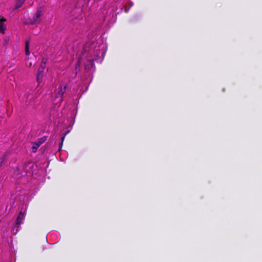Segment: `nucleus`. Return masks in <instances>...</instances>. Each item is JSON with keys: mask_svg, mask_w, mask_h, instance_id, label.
Wrapping results in <instances>:
<instances>
[{"mask_svg": "<svg viewBox=\"0 0 262 262\" xmlns=\"http://www.w3.org/2000/svg\"><path fill=\"white\" fill-rule=\"evenodd\" d=\"M42 15V9L41 8H38L36 12L34 14L33 17L30 20L26 22L28 25H34L39 24L40 22V17Z\"/></svg>", "mask_w": 262, "mask_h": 262, "instance_id": "nucleus-1", "label": "nucleus"}, {"mask_svg": "<svg viewBox=\"0 0 262 262\" xmlns=\"http://www.w3.org/2000/svg\"><path fill=\"white\" fill-rule=\"evenodd\" d=\"M47 139V137L46 136L42 137L38 139L35 142L33 143L32 147V151L35 152L38 148Z\"/></svg>", "mask_w": 262, "mask_h": 262, "instance_id": "nucleus-2", "label": "nucleus"}, {"mask_svg": "<svg viewBox=\"0 0 262 262\" xmlns=\"http://www.w3.org/2000/svg\"><path fill=\"white\" fill-rule=\"evenodd\" d=\"M58 89L59 91L56 94V97L60 98V102H61L63 101V96L66 91V85L63 83H61Z\"/></svg>", "mask_w": 262, "mask_h": 262, "instance_id": "nucleus-3", "label": "nucleus"}, {"mask_svg": "<svg viewBox=\"0 0 262 262\" xmlns=\"http://www.w3.org/2000/svg\"><path fill=\"white\" fill-rule=\"evenodd\" d=\"M6 21V19L3 16H0V32L4 34V31L6 30V26L4 25V23Z\"/></svg>", "mask_w": 262, "mask_h": 262, "instance_id": "nucleus-4", "label": "nucleus"}, {"mask_svg": "<svg viewBox=\"0 0 262 262\" xmlns=\"http://www.w3.org/2000/svg\"><path fill=\"white\" fill-rule=\"evenodd\" d=\"M44 72V69H42V68H39L37 71V75H36V79L37 81L39 83L41 81V79L42 78V74Z\"/></svg>", "mask_w": 262, "mask_h": 262, "instance_id": "nucleus-5", "label": "nucleus"}, {"mask_svg": "<svg viewBox=\"0 0 262 262\" xmlns=\"http://www.w3.org/2000/svg\"><path fill=\"white\" fill-rule=\"evenodd\" d=\"M25 219V215L24 213H23L21 211L19 212L18 214V215L17 217V219L16 220L15 224L16 225H20L23 223V221Z\"/></svg>", "mask_w": 262, "mask_h": 262, "instance_id": "nucleus-6", "label": "nucleus"}, {"mask_svg": "<svg viewBox=\"0 0 262 262\" xmlns=\"http://www.w3.org/2000/svg\"><path fill=\"white\" fill-rule=\"evenodd\" d=\"M70 132V130H68L66 132L64 133L63 134H62V136L60 139V142L59 144V148H58V151H60L62 149V146H63V141H64V138L66 137V136H67V135Z\"/></svg>", "mask_w": 262, "mask_h": 262, "instance_id": "nucleus-7", "label": "nucleus"}, {"mask_svg": "<svg viewBox=\"0 0 262 262\" xmlns=\"http://www.w3.org/2000/svg\"><path fill=\"white\" fill-rule=\"evenodd\" d=\"M94 66V60L90 59L87 61L86 63L85 66V69H90Z\"/></svg>", "mask_w": 262, "mask_h": 262, "instance_id": "nucleus-8", "label": "nucleus"}, {"mask_svg": "<svg viewBox=\"0 0 262 262\" xmlns=\"http://www.w3.org/2000/svg\"><path fill=\"white\" fill-rule=\"evenodd\" d=\"M25 0H16V4L15 9L20 8L25 2Z\"/></svg>", "mask_w": 262, "mask_h": 262, "instance_id": "nucleus-9", "label": "nucleus"}, {"mask_svg": "<svg viewBox=\"0 0 262 262\" xmlns=\"http://www.w3.org/2000/svg\"><path fill=\"white\" fill-rule=\"evenodd\" d=\"M25 53L27 55H28L30 54L29 52V41H27L26 42V45H25Z\"/></svg>", "mask_w": 262, "mask_h": 262, "instance_id": "nucleus-10", "label": "nucleus"}, {"mask_svg": "<svg viewBox=\"0 0 262 262\" xmlns=\"http://www.w3.org/2000/svg\"><path fill=\"white\" fill-rule=\"evenodd\" d=\"M85 51H86V50L84 48H83V50H82V51L81 52V55H80V56L79 58V60H80L81 58H82V57L84 55V54Z\"/></svg>", "mask_w": 262, "mask_h": 262, "instance_id": "nucleus-11", "label": "nucleus"}, {"mask_svg": "<svg viewBox=\"0 0 262 262\" xmlns=\"http://www.w3.org/2000/svg\"><path fill=\"white\" fill-rule=\"evenodd\" d=\"M45 67H46L45 63H41V64H40L39 68H42V69L45 70Z\"/></svg>", "mask_w": 262, "mask_h": 262, "instance_id": "nucleus-12", "label": "nucleus"}, {"mask_svg": "<svg viewBox=\"0 0 262 262\" xmlns=\"http://www.w3.org/2000/svg\"><path fill=\"white\" fill-rule=\"evenodd\" d=\"M4 160H2L1 162V163H0V167L2 166V165H3V163L4 162Z\"/></svg>", "mask_w": 262, "mask_h": 262, "instance_id": "nucleus-13", "label": "nucleus"}]
</instances>
